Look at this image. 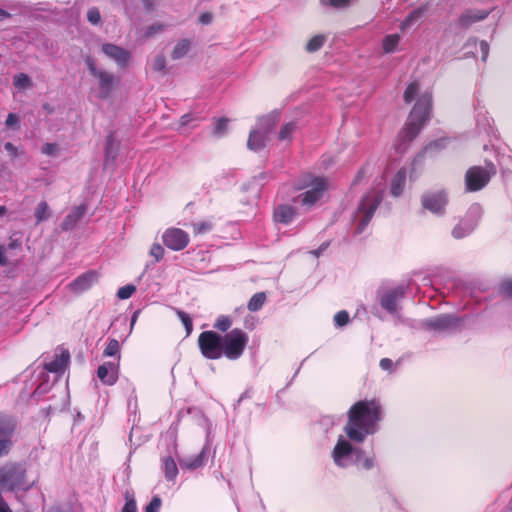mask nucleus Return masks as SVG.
Segmentation results:
<instances>
[{
  "instance_id": "f257e3e1",
  "label": "nucleus",
  "mask_w": 512,
  "mask_h": 512,
  "mask_svg": "<svg viewBox=\"0 0 512 512\" xmlns=\"http://www.w3.org/2000/svg\"><path fill=\"white\" fill-rule=\"evenodd\" d=\"M381 419L382 406L378 399L360 400L350 407L343 431L351 441L360 444L378 431Z\"/></svg>"
},
{
  "instance_id": "f03ea898",
  "label": "nucleus",
  "mask_w": 512,
  "mask_h": 512,
  "mask_svg": "<svg viewBox=\"0 0 512 512\" xmlns=\"http://www.w3.org/2000/svg\"><path fill=\"white\" fill-rule=\"evenodd\" d=\"M346 435H339L331 458L335 466L340 469H348L354 466L369 471L375 467V457L367 456L365 451L354 445Z\"/></svg>"
},
{
  "instance_id": "7ed1b4c3",
  "label": "nucleus",
  "mask_w": 512,
  "mask_h": 512,
  "mask_svg": "<svg viewBox=\"0 0 512 512\" xmlns=\"http://www.w3.org/2000/svg\"><path fill=\"white\" fill-rule=\"evenodd\" d=\"M432 93L421 94L414 104L405 127L399 132L397 150L404 151L417 137L426 122L430 119L432 109Z\"/></svg>"
},
{
  "instance_id": "20e7f679",
  "label": "nucleus",
  "mask_w": 512,
  "mask_h": 512,
  "mask_svg": "<svg viewBox=\"0 0 512 512\" xmlns=\"http://www.w3.org/2000/svg\"><path fill=\"white\" fill-rule=\"evenodd\" d=\"M26 462H9L0 467V487L5 491L18 492L30 490L38 481L29 480Z\"/></svg>"
},
{
  "instance_id": "39448f33",
  "label": "nucleus",
  "mask_w": 512,
  "mask_h": 512,
  "mask_svg": "<svg viewBox=\"0 0 512 512\" xmlns=\"http://www.w3.org/2000/svg\"><path fill=\"white\" fill-rule=\"evenodd\" d=\"M382 201L383 193L377 189H371L362 196L354 215L355 235H360L365 231Z\"/></svg>"
},
{
  "instance_id": "423d86ee",
  "label": "nucleus",
  "mask_w": 512,
  "mask_h": 512,
  "mask_svg": "<svg viewBox=\"0 0 512 512\" xmlns=\"http://www.w3.org/2000/svg\"><path fill=\"white\" fill-rule=\"evenodd\" d=\"M306 191L293 197L292 203L300 205L305 211H310L324 197L328 188L327 180L324 177H313L310 183H304L299 189L308 188Z\"/></svg>"
},
{
  "instance_id": "0eeeda50",
  "label": "nucleus",
  "mask_w": 512,
  "mask_h": 512,
  "mask_svg": "<svg viewBox=\"0 0 512 512\" xmlns=\"http://www.w3.org/2000/svg\"><path fill=\"white\" fill-rule=\"evenodd\" d=\"M406 286L404 285H398L396 287L386 289L384 291H377V301L380 305V307L385 310L388 314L391 316L397 318L402 323H405L406 325H409L411 327H415L412 322H414L411 319H402L400 317V301L405 297L406 294Z\"/></svg>"
},
{
  "instance_id": "6e6552de",
  "label": "nucleus",
  "mask_w": 512,
  "mask_h": 512,
  "mask_svg": "<svg viewBox=\"0 0 512 512\" xmlns=\"http://www.w3.org/2000/svg\"><path fill=\"white\" fill-rule=\"evenodd\" d=\"M485 167L472 166L464 177L465 192H477L487 186L492 176L497 172L495 164L488 159L484 160Z\"/></svg>"
},
{
  "instance_id": "1a4fd4ad",
  "label": "nucleus",
  "mask_w": 512,
  "mask_h": 512,
  "mask_svg": "<svg viewBox=\"0 0 512 512\" xmlns=\"http://www.w3.org/2000/svg\"><path fill=\"white\" fill-rule=\"evenodd\" d=\"M248 335L241 329L235 328L223 335V356L229 360L239 359L248 343Z\"/></svg>"
},
{
  "instance_id": "9d476101",
  "label": "nucleus",
  "mask_w": 512,
  "mask_h": 512,
  "mask_svg": "<svg viewBox=\"0 0 512 512\" xmlns=\"http://www.w3.org/2000/svg\"><path fill=\"white\" fill-rule=\"evenodd\" d=\"M198 346L206 359L217 360L223 357V335L212 331H203L198 337Z\"/></svg>"
},
{
  "instance_id": "9b49d317",
  "label": "nucleus",
  "mask_w": 512,
  "mask_h": 512,
  "mask_svg": "<svg viewBox=\"0 0 512 512\" xmlns=\"http://www.w3.org/2000/svg\"><path fill=\"white\" fill-rule=\"evenodd\" d=\"M462 317L455 314H440L435 317L421 320L417 328L426 331L446 332L457 329L463 322Z\"/></svg>"
},
{
  "instance_id": "f8f14e48",
  "label": "nucleus",
  "mask_w": 512,
  "mask_h": 512,
  "mask_svg": "<svg viewBox=\"0 0 512 512\" xmlns=\"http://www.w3.org/2000/svg\"><path fill=\"white\" fill-rule=\"evenodd\" d=\"M448 204V194L445 190L427 191L421 196V206L424 210L436 216H444Z\"/></svg>"
},
{
  "instance_id": "ddd939ff",
  "label": "nucleus",
  "mask_w": 512,
  "mask_h": 512,
  "mask_svg": "<svg viewBox=\"0 0 512 512\" xmlns=\"http://www.w3.org/2000/svg\"><path fill=\"white\" fill-rule=\"evenodd\" d=\"M16 427L17 423L12 416L0 413V458L11 452Z\"/></svg>"
},
{
  "instance_id": "4468645a",
  "label": "nucleus",
  "mask_w": 512,
  "mask_h": 512,
  "mask_svg": "<svg viewBox=\"0 0 512 512\" xmlns=\"http://www.w3.org/2000/svg\"><path fill=\"white\" fill-rule=\"evenodd\" d=\"M189 234L180 228H168L162 235L164 245L173 251H181L189 243Z\"/></svg>"
},
{
  "instance_id": "2eb2a0df",
  "label": "nucleus",
  "mask_w": 512,
  "mask_h": 512,
  "mask_svg": "<svg viewBox=\"0 0 512 512\" xmlns=\"http://www.w3.org/2000/svg\"><path fill=\"white\" fill-rule=\"evenodd\" d=\"M120 141L115 138V132L110 131L105 138L104 169L114 170L120 152Z\"/></svg>"
},
{
  "instance_id": "dca6fc26",
  "label": "nucleus",
  "mask_w": 512,
  "mask_h": 512,
  "mask_svg": "<svg viewBox=\"0 0 512 512\" xmlns=\"http://www.w3.org/2000/svg\"><path fill=\"white\" fill-rule=\"evenodd\" d=\"M209 437L210 433L207 434L206 443L197 455L185 457L179 460V465L182 469L192 471L206 464L207 459L211 454V445Z\"/></svg>"
},
{
  "instance_id": "f3484780",
  "label": "nucleus",
  "mask_w": 512,
  "mask_h": 512,
  "mask_svg": "<svg viewBox=\"0 0 512 512\" xmlns=\"http://www.w3.org/2000/svg\"><path fill=\"white\" fill-rule=\"evenodd\" d=\"M102 52L108 58L112 59L120 69L126 68L132 58V55L128 50L112 43L103 44Z\"/></svg>"
},
{
  "instance_id": "a211bd4d",
  "label": "nucleus",
  "mask_w": 512,
  "mask_h": 512,
  "mask_svg": "<svg viewBox=\"0 0 512 512\" xmlns=\"http://www.w3.org/2000/svg\"><path fill=\"white\" fill-rule=\"evenodd\" d=\"M99 279V274L95 270H88L78 277H76L73 281H71L67 287L70 291L75 294H81L87 290H89L95 283H97Z\"/></svg>"
},
{
  "instance_id": "6ab92c4d",
  "label": "nucleus",
  "mask_w": 512,
  "mask_h": 512,
  "mask_svg": "<svg viewBox=\"0 0 512 512\" xmlns=\"http://www.w3.org/2000/svg\"><path fill=\"white\" fill-rule=\"evenodd\" d=\"M118 374L119 364L112 361L104 362L97 369V377L102 384L107 386H112L117 382Z\"/></svg>"
},
{
  "instance_id": "aec40b11",
  "label": "nucleus",
  "mask_w": 512,
  "mask_h": 512,
  "mask_svg": "<svg viewBox=\"0 0 512 512\" xmlns=\"http://www.w3.org/2000/svg\"><path fill=\"white\" fill-rule=\"evenodd\" d=\"M298 214L299 210L295 206V204H279L274 208L273 220L276 223L289 225L293 222V220Z\"/></svg>"
},
{
  "instance_id": "412c9836",
  "label": "nucleus",
  "mask_w": 512,
  "mask_h": 512,
  "mask_svg": "<svg viewBox=\"0 0 512 512\" xmlns=\"http://www.w3.org/2000/svg\"><path fill=\"white\" fill-rule=\"evenodd\" d=\"M490 10L485 9H466L458 17L457 25L467 29L474 23L480 22L488 17Z\"/></svg>"
},
{
  "instance_id": "4be33fe9",
  "label": "nucleus",
  "mask_w": 512,
  "mask_h": 512,
  "mask_svg": "<svg viewBox=\"0 0 512 512\" xmlns=\"http://www.w3.org/2000/svg\"><path fill=\"white\" fill-rule=\"evenodd\" d=\"M87 212V205L82 203L74 208L65 216L60 227L63 231L73 230L78 222L84 217Z\"/></svg>"
},
{
  "instance_id": "5701e85b",
  "label": "nucleus",
  "mask_w": 512,
  "mask_h": 512,
  "mask_svg": "<svg viewBox=\"0 0 512 512\" xmlns=\"http://www.w3.org/2000/svg\"><path fill=\"white\" fill-rule=\"evenodd\" d=\"M95 77L99 80L100 98H108L111 95L115 84L118 82V79L113 74L108 73L104 70L98 73Z\"/></svg>"
},
{
  "instance_id": "b1692460",
  "label": "nucleus",
  "mask_w": 512,
  "mask_h": 512,
  "mask_svg": "<svg viewBox=\"0 0 512 512\" xmlns=\"http://www.w3.org/2000/svg\"><path fill=\"white\" fill-rule=\"evenodd\" d=\"M70 354L69 352L62 351L60 355H56L51 361L44 364L45 370L51 373H63L69 363Z\"/></svg>"
},
{
  "instance_id": "393cba45",
  "label": "nucleus",
  "mask_w": 512,
  "mask_h": 512,
  "mask_svg": "<svg viewBox=\"0 0 512 512\" xmlns=\"http://www.w3.org/2000/svg\"><path fill=\"white\" fill-rule=\"evenodd\" d=\"M428 10V5H421L412 10L400 23L399 28L401 31H406L412 26L416 25L424 17Z\"/></svg>"
},
{
  "instance_id": "a878e982",
  "label": "nucleus",
  "mask_w": 512,
  "mask_h": 512,
  "mask_svg": "<svg viewBox=\"0 0 512 512\" xmlns=\"http://www.w3.org/2000/svg\"><path fill=\"white\" fill-rule=\"evenodd\" d=\"M407 179V170L405 167L400 168L393 176L390 183V194L397 198L400 197L404 191Z\"/></svg>"
},
{
  "instance_id": "bb28decb",
  "label": "nucleus",
  "mask_w": 512,
  "mask_h": 512,
  "mask_svg": "<svg viewBox=\"0 0 512 512\" xmlns=\"http://www.w3.org/2000/svg\"><path fill=\"white\" fill-rule=\"evenodd\" d=\"M267 136L258 129H252L247 140L248 149L254 152L262 150L265 147Z\"/></svg>"
},
{
  "instance_id": "cd10ccee",
  "label": "nucleus",
  "mask_w": 512,
  "mask_h": 512,
  "mask_svg": "<svg viewBox=\"0 0 512 512\" xmlns=\"http://www.w3.org/2000/svg\"><path fill=\"white\" fill-rule=\"evenodd\" d=\"M161 469L167 481H175L178 475V467L175 459L171 455L161 458Z\"/></svg>"
},
{
  "instance_id": "c85d7f7f",
  "label": "nucleus",
  "mask_w": 512,
  "mask_h": 512,
  "mask_svg": "<svg viewBox=\"0 0 512 512\" xmlns=\"http://www.w3.org/2000/svg\"><path fill=\"white\" fill-rule=\"evenodd\" d=\"M474 110L477 127L482 128L484 130L488 129L492 132L493 129L490 124L492 119L487 116L485 106L481 103L480 100L476 101L474 105Z\"/></svg>"
},
{
  "instance_id": "c756f323",
  "label": "nucleus",
  "mask_w": 512,
  "mask_h": 512,
  "mask_svg": "<svg viewBox=\"0 0 512 512\" xmlns=\"http://www.w3.org/2000/svg\"><path fill=\"white\" fill-rule=\"evenodd\" d=\"M482 214H483L482 206L479 203H473L467 209L466 214L462 218V220L473 225L474 227H477L478 223L482 217Z\"/></svg>"
},
{
  "instance_id": "7c9ffc66",
  "label": "nucleus",
  "mask_w": 512,
  "mask_h": 512,
  "mask_svg": "<svg viewBox=\"0 0 512 512\" xmlns=\"http://www.w3.org/2000/svg\"><path fill=\"white\" fill-rule=\"evenodd\" d=\"M301 128L299 121L293 120L282 125L278 139L291 142L293 134Z\"/></svg>"
},
{
  "instance_id": "2f4dec72",
  "label": "nucleus",
  "mask_w": 512,
  "mask_h": 512,
  "mask_svg": "<svg viewBox=\"0 0 512 512\" xmlns=\"http://www.w3.org/2000/svg\"><path fill=\"white\" fill-rule=\"evenodd\" d=\"M475 229H476V227H474L473 225H471L461 219L454 226L451 234H452L453 238H455V239H462V238L469 236Z\"/></svg>"
},
{
  "instance_id": "473e14b6",
  "label": "nucleus",
  "mask_w": 512,
  "mask_h": 512,
  "mask_svg": "<svg viewBox=\"0 0 512 512\" xmlns=\"http://www.w3.org/2000/svg\"><path fill=\"white\" fill-rule=\"evenodd\" d=\"M328 37L326 34H317L310 38L306 43L305 50L308 53H315L319 51L326 43Z\"/></svg>"
},
{
  "instance_id": "72a5a7b5",
  "label": "nucleus",
  "mask_w": 512,
  "mask_h": 512,
  "mask_svg": "<svg viewBox=\"0 0 512 512\" xmlns=\"http://www.w3.org/2000/svg\"><path fill=\"white\" fill-rule=\"evenodd\" d=\"M400 42V35L388 34L382 39V50L386 54H390L396 51L397 46Z\"/></svg>"
},
{
  "instance_id": "f704fd0d",
  "label": "nucleus",
  "mask_w": 512,
  "mask_h": 512,
  "mask_svg": "<svg viewBox=\"0 0 512 512\" xmlns=\"http://www.w3.org/2000/svg\"><path fill=\"white\" fill-rule=\"evenodd\" d=\"M190 41L188 39L179 40L171 53V58L173 60L182 59L190 50Z\"/></svg>"
},
{
  "instance_id": "c9c22d12",
  "label": "nucleus",
  "mask_w": 512,
  "mask_h": 512,
  "mask_svg": "<svg viewBox=\"0 0 512 512\" xmlns=\"http://www.w3.org/2000/svg\"><path fill=\"white\" fill-rule=\"evenodd\" d=\"M50 216H51V210H50L47 202L41 201L40 203H38V205L34 211V217L36 220V224H39L43 221L48 220L50 218Z\"/></svg>"
},
{
  "instance_id": "e433bc0d",
  "label": "nucleus",
  "mask_w": 512,
  "mask_h": 512,
  "mask_svg": "<svg viewBox=\"0 0 512 512\" xmlns=\"http://www.w3.org/2000/svg\"><path fill=\"white\" fill-rule=\"evenodd\" d=\"M275 125V118L270 115H265L257 120L256 128L266 135H269Z\"/></svg>"
},
{
  "instance_id": "4c0bfd02",
  "label": "nucleus",
  "mask_w": 512,
  "mask_h": 512,
  "mask_svg": "<svg viewBox=\"0 0 512 512\" xmlns=\"http://www.w3.org/2000/svg\"><path fill=\"white\" fill-rule=\"evenodd\" d=\"M477 44L479 45V51L481 53V59L483 62H485L489 55V44L487 41L482 40L478 43L477 38L471 37L467 40L465 43V48L469 47H477Z\"/></svg>"
},
{
  "instance_id": "58836bf2",
  "label": "nucleus",
  "mask_w": 512,
  "mask_h": 512,
  "mask_svg": "<svg viewBox=\"0 0 512 512\" xmlns=\"http://www.w3.org/2000/svg\"><path fill=\"white\" fill-rule=\"evenodd\" d=\"M266 300V294L264 292L255 293L248 301L247 308L251 312L259 311Z\"/></svg>"
},
{
  "instance_id": "ea45409f",
  "label": "nucleus",
  "mask_w": 512,
  "mask_h": 512,
  "mask_svg": "<svg viewBox=\"0 0 512 512\" xmlns=\"http://www.w3.org/2000/svg\"><path fill=\"white\" fill-rule=\"evenodd\" d=\"M103 355L105 357H117L118 361L120 360V344L119 341L115 338H111L108 340V343L103 351Z\"/></svg>"
},
{
  "instance_id": "a19ab883",
  "label": "nucleus",
  "mask_w": 512,
  "mask_h": 512,
  "mask_svg": "<svg viewBox=\"0 0 512 512\" xmlns=\"http://www.w3.org/2000/svg\"><path fill=\"white\" fill-rule=\"evenodd\" d=\"M13 84L16 88L25 90L32 86V80L29 75L25 73H19L13 77Z\"/></svg>"
},
{
  "instance_id": "79ce46f5",
  "label": "nucleus",
  "mask_w": 512,
  "mask_h": 512,
  "mask_svg": "<svg viewBox=\"0 0 512 512\" xmlns=\"http://www.w3.org/2000/svg\"><path fill=\"white\" fill-rule=\"evenodd\" d=\"M232 326V319L229 317V316H226V315H220L213 327L221 332H226L230 329V327Z\"/></svg>"
},
{
  "instance_id": "37998d69",
  "label": "nucleus",
  "mask_w": 512,
  "mask_h": 512,
  "mask_svg": "<svg viewBox=\"0 0 512 512\" xmlns=\"http://www.w3.org/2000/svg\"><path fill=\"white\" fill-rule=\"evenodd\" d=\"M418 90L419 84L417 82L409 83L403 94L404 101L406 103H411L415 99Z\"/></svg>"
},
{
  "instance_id": "c03bdc74",
  "label": "nucleus",
  "mask_w": 512,
  "mask_h": 512,
  "mask_svg": "<svg viewBox=\"0 0 512 512\" xmlns=\"http://www.w3.org/2000/svg\"><path fill=\"white\" fill-rule=\"evenodd\" d=\"M122 512H138L134 494L129 491L125 492V504L122 508Z\"/></svg>"
},
{
  "instance_id": "a18cd8bd",
  "label": "nucleus",
  "mask_w": 512,
  "mask_h": 512,
  "mask_svg": "<svg viewBox=\"0 0 512 512\" xmlns=\"http://www.w3.org/2000/svg\"><path fill=\"white\" fill-rule=\"evenodd\" d=\"M176 312L183 326L185 327L187 336L190 335L193 330V322L190 315L179 309H177Z\"/></svg>"
},
{
  "instance_id": "49530a36",
  "label": "nucleus",
  "mask_w": 512,
  "mask_h": 512,
  "mask_svg": "<svg viewBox=\"0 0 512 512\" xmlns=\"http://www.w3.org/2000/svg\"><path fill=\"white\" fill-rule=\"evenodd\" d=\"M338 418L333 415L322 416L319 420L320 427L327 433L337 422Z\"/></svg>"
},
{
  "instance_id": "de8ad7c7",
  "label": "nucleus",
  "mask_w": 512,
  "mask_h": 512,
  "mask_svg": "<svg viewBox=\"0 0 512 512\" xmlns=\"http://www.w3.org/2000/svg\"><path fill=\"white\" fill-rule=\"evenodd\" d=\"M136 291V286L133 284H127L120 287L117 291V297L121 300L129 299Z\"/></svg>"
},
{
  "instance_id": "09e8293b",
  "label": "nucleus",
  "mask_w": 512,
  "mask_h": 512,
  "mask_svg": "<svg viewBox=\"0 0 512 512\" xmlns=\"http://www.w3.org/2000/svg\"><path fill=\"white\" fill-rule=\"evenodd\" d=\"M447 142H448L447 138L436 139V140L431 141L430 143H428L425 146L424 151H425V153H429V152H431L433 150H435V151L441 150V149L446 147Z\"/></svg>"
},
{
  "instance_id": "8fccbe9b",
  "label": "nucleus",
  "mask_w": 512,
  "mask_h": 512,
  "mask_svg": "<svg viewBox=\"0 0 512 512\" xmlns=\"http://www.w3.org/2000/svg\"><path fill=\"white\" fill-rule=\"evenodd\" d=\"M229 119L226 117L218 118L214 125V134L217 136H223L227 131Z\"/></svg>"
},
{
  "instance_id": "3c124183",
  "label": "nucleus",
  "mask_w": 512,
  "mask_h": 512,
  "mask_svg": "<svg viewBox=\"0 0 512 512\" xmlns=\"http://www.w3.org/2000/svg\"><path fill=\"white\" fill-rule=\"evenodd\" d=\"M350 321L349 313L346 310L338 311L334 316L335 327H343Z\"/></svg>"
},
{
  "instance_id": "603ef678",
  "label": "nucleus",
  "mask_w": 512,
  "mask_h": 512,
  "mask_svg": "<svg viewBox=\"0 0 512 512\" xmlns=\"http://www.w3.org/2000/svg\"><path fill=\"white\" fill-rule=\"evenodd\" d=\"M325 6H331L337 9L346 8L351 5L354 0H320Z\"/></svg>"
},
{
  "instance_id": "864d4df0",
  "label": "nucleus",
  "mask_w": 512,
  "mask_h": 512,
  "mask_svg": "<svg viewBox=\"0 0 512 512\" xmlns=\"http://www.w3.org/2000/svg\"><path fill=\"white\" fill-rule=\"evenodd\" d=\"M7 128L18 130L20 128V119L16 113H9L5 120Z\"/></svg>"
},
{
  "instance_id": "5fc2aeb1",
  "label": "nucleus",
  "mask_w": 512,
  "mask_h": 512,
  "mask_svg": "<svg viewBox=\"0 0 512 512\" xmlns=\"http://www.w3.org/2000/svg\"><path fill=\"white\" fill-rule=\"evenodd\" d=\"M87 20L92 25H98L101 22V14L98 8L91 7L87 12Z\"/></svg>"
},
{
  "instance_id": "6e6d98bb",
  "label": "nucleus",
  "mask_w": 512,
  "mask_h": 512,
  "mask_svg": "<svg viewBox=\"0 0 512 512\" xmlns=\"http://www.w3.org/2000/svg\"><path fill=\"white\" fill-rule=\"evenodd\" d=\"M162 505V500L160 496L155 495L152 497L151 501L145 507V512H159Z\"/></svg>"
},
{
  "instance_id": "4d7b16f0",
  "label": "nucleus",
  "mask_w": 512,
  "mask_h": 512,
  "mask_svg": "<svg viewBox=\"0 0 512 512\" xmlns=\"http://www.w3.org/2000/svg\"><path fill=\"white\" fill-rule=\"evenodd\" d=\"M152 66H153L154 71L165 72L166 59H165L164 55H162V54L156 55Z\"/></svg>"
},
{
  "instance_id": "13d9d810",
  "label": "nucleus",
  "mask_w": 512,
  "mask_h": 512,
  "mask_svg": "<svg viewBox=\"0 0 512 512\" xmlns=\"http://www.w3.org/2000/svg\"><path fill=\"white\" fill-rule=\"evenodd\" d=\"M84 61L92 76L95 77L98 73L102 71V69H99L97 67L96 61L92 56H87Z\"/></svg>"
},
{
  "instance_id": "bf43d9fd",
  "label": "nucleus",
  "mask_w": 512,
  "mask_h": 512,
  "mask_svg": "<svg viewBox=\"0 0 512 512\" xmlns=\"http://www.w3.org/2000/svg\"><path fill=\"white\" fill-rule=\"evenodd\" d=\"M150 255L155 258L156 262H159L164 256V248L160 244L155 243L150 248Z\"/></svg>"
},
{
  "instance_id": "052dcab7",
  "label": "nucleus",
  "mask_w": 512,
  "mask_h": 512,
  "mask_svg": "<svg viewBox=\"0 0 512 512\" xmlns=\"http://www.w3.org/2000/svg\"><path fill=\"white\" fill-rule=\"evenodd\" d=\"M164 28H165V26L163 24H160V23L152 24L146 28L144 35L146 37H151L157 33L162 32L164 30Z\"/></svg>"
},
{
  "instance_id": "680f3d73",
  "label": "nucleus",
  "mask_w": 512,
  "mask_h": 512,
  "mask_svg": "<svg viewBox=\"0 0 512 512\" xmlns=\"http://www.w3.org/2000/svg\"><path fill=\"white\" fill-rule=\"evenodd\" d=\"M58 150L57 144L55 143H45L41 147V152L47 156L53 157L56 155Z\"/></svg>"
},
{
  "instance_id": "e2e57ef3",
  "label": "nucleus",
  "mask_w": 512,
  "mask_h": 512,
  "mask_svg": "<svg viewBox=\"0 0 512 512\" xmlns=\"http://www.w3.org/2000/svg\"><path fill=\"white\" fill-rule=\"evenodd\" d=\"M500 290L505 296L512 298V280L502 282Z\"/></svg>"
},
{
  "instance_id": "0e129e2a",
  "label": "nucleus",
  "mask_w": 512,
  "mask_h": 512,
  "mask_svg": "<svg viewBox=\"0 0 512 512\" xmlns=\"http://www.w3.org/2000/svg\"><path fill=\"white\" fill-rule=\"evenodd\" d=\"M4 148L11 158H16L18 156V148L13 143L6 142L4 144Z\"/></svg>"
},
{
  "instance_id": "69168bd1",
  "label": "nucleus",
  "mask_w": 512,
  "mask_h": 512,
  "mask_svg": "<svg viewBox=\"0 0 512 512\" xmlns=\"http://www.w3.org/2000/svg\"><path fill=\"white\" fill-rule=\"evenodd\" d=\"M379 366L382 370L391 371L394 366V363L389 358H382L379 362Z\"/></svg>"
},
{
  "instance_id": "338daca9",
  "label": "nucleus",
  "mask_w": 512,
  "mask_h": 512,
  "mask_svg": "<svg viewBox=\"0 0 512 512\" xmlns=\"http://www.w3.org/2000/svg\"><path fill=\"white\" fill-rule=\"evenodd\" d=\"M213 15L209 12L201 13L199 16V22L203 25H209L212 23Z\"/></svg>"
},
{
  "instance_id": "774afa93",
  "label": "nucleus",
  "mask_w": 512,
  "mask_h": 512,
  "mask_svg": "<svg viewBox=\"0 0 512 512\" xmlns=\"http://www.w3.org/2000/svg\"><path fill=\"white\" fill-rule=\"evenodd\" d=\"M47 512H74L70 506H53Z\"/></svg>"
}]
</instances>
